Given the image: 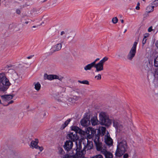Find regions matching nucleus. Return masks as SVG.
Here are the masks:
<instances>
[{"mask_svg": "<svg viewBox=\"0 0 158 158\" xmlns=\"http://www.w3.org/2000/svg\"><path fill=\"white\" fill-rule=\"evenodd\" d=\"M127 141L124 139H121L118 140L117 148L115 152V156L120 157L127 152L128 148Z\"/></svg>", "mask_w": 158, "mask_h": 158, "instance_id": "1", "label": "nucleus"}, {"mask_svg": "<svg viewBox=\"0 0 158 158\" xmlns=\"http://www.w3.org/2000/svg\"><path fill=\"white\" fill-rule=\"evenodd\" d=\"M10 84L4 73H0V93L5 92Z\"/></svg>", "mask_w": 158, "mask_h": 158, "instance_id": "2", "label": "nucleus"}, {"mask_svg": "<svg viewBox=\"0 0 158 158\" xmlns=\"http://www.w3.org/2000/svg\"><path fill=\"white\" fill-rule=\"evenodd\" d=\"M99 122L102 125L106 127L110 126L112 123V121L109 118L108 115L106 113L101 112L99 113Z\"/></svg>", "mask_w": 158, "mask_h": 158, "instance_id": "3", "label": "nucleus"}, {"mask_svg": "<svg viewBox=\"0 0 158 158\" xmlns=\"http://www.w3.org/2000/svg\"><path fill=\"white\" fill-rule=\"evenodd\" d=\"M99 139L100 137L98 135H96L93 138L97 150L103 154L106 152L107 149L106 146L104 145H103L102 143L100 141Z\"/></svg>", "mask_w": 158, "mask_h": 158, "instance_id": "4", "label": "nucleus"}, {"mask_svg": "<svg viewBox=\"0 0 158 158\" xmlns=\"http://www.w3.org/2000/svg\"><path fill=\"white\" fill-rule=\"evenodd\" d=\"M138 40L134 42L133 46L130 50L127 56V58L130 60H131L135 56L136 52V46Z\"/></svg>", "mask_w": 158, "mask_h": 158, "instance_id": "5", "label": "nucleus"}, {"mask_svg": "<svg viewBox=\"0 0 158 158\" xmlns=\"http://www.w3.org/2000/svg\"><path fill=\"white\" fill-rule=\"evenodd\" d=\"M86 133L87 134V138L86 139H90L92 138L93 140H94L93 138L96 135H98L99 136V135L98 134L95 135H94V134L96 133V131L95 130L92 128V127H89L87 128V130L86 131Z\"/></svg>", "mask_w": 158, "mask_h": 158, "instance_id": "6", "label": "nucleus"}, {"mask_svg": "<svg viewBox=\"0 0 158 158\" xmlns=\"http://www.w3.org/2000/svg\"><path fill=\"white\" fill-rule=\"evenodd\" d=\"M62 47V44L61 43H58L53 46H49L48 48V51H50L52 54L60 50Z\"/></svg>", "mask_w": 158, "mask_h": 158, "instance_id": "7", "label": "nucleus"}, {"mask_svg": "<svg viewBox=\"0 0 158 158\" xmlns=\"http://www.w3.org/2000/svg\"><path fill=\"white\" fill-rule=\"evenodd\" d=\"M113 127H115L117 131L119 132L122 130L123 125L119 121L116 119H113Z\"/></svg>", "mask_w": 158, "mask_h": 158, "instance_id": "8", "label": "nucleus"}, {"mask_svg": "<svg viewBox=\"0 0 158 158\" xmlns=\"http://www.w3.org/2000/svg\"><path fill=\"white\" fill-rule=\"evenodd\" d=\"M83 144L84 145V149L87 150L92 149L93 147V142L87 139H85L83 140Z\"/></svg>", "mask_w": 158, "mask_h": 158, "instance_id": "9", "label": "nucleus"}, {"mask_svg": "<svg viewBox=\"0 0 158 158\" xmlns=\"http://www.w3.org/2000/svg\"><path fill=\"white\" fill-rule=\"evenodd\" d=\"M38 140L37 139H36L35 140H32L31 143V147L32 148H34L39 149L40 152H41L43 150V148L42 147H39L38 145Z\"/></svg>", "mask_w": 158, "mask_h": 158, "instance_id": "10", "label": "nucleus"}, {"mask_svg": "<svg viewBox=\"0 0 158 158\" xmlns=\"http://www.w3.org/2000/svg\"><path fill=\"white\" fill-rule=\"evenodd\" d=\"M73 143L70 140H67L65 143L64 147L67 151H69L72 148Z\"/></svg>", "mask_w": 158, "mask_h": 158, "instance_id": "11", "label": "nucleus"}, {"mask_svg": "<svg viewBox=\"0 0 158 158\" xmlns=\"http://www.w3.org/2000/svg\"><path fill=\"white\" fill-rule=\"evenodd\" d=\"M104 140L106 143L109 146L113 145V141L112 139L110 138L108 133L104 137Z\"/></svg>", "mask_w": 158, "mask_h": 158, "instance_id": "12", "label": "nucleus"}, {"mask_svg": "<svg viewBox=\"0 0 158 158\" xmlns=\"http://www.w3.org/2000/svg\"><path fill=\"white\" fill-rule=\"evenodd\" d=\"M68 138L73 142L77 140L78 137L76 132H70L68 134Z\"/></svg>", "mask_w": 158, "mask_h": 158, "instance_id": "13", "label": "nucleus"}, {"mask_svg": "<svg viewBox=\"0 0 158 158\" xmlns=\"http://www.w3.org/2000/svg\"><path fill=\"white\" fill-rule=\"evenodd\" d=\"M94 67L95 68V72H98L99 71H102L104 69L103 64H101L100 62L95 64Z\"/></svg>", "mask_w": 158, "mask_h": 158, "instance_id": "14", "label": "nucleus"}, {"mask_svg": "<svg viewBox=\"0 0 158 158\" xmlns=\"http://www.w3.org/2000/svg\"><path fill=\"white\" fill-rule=\"evenodd\" d=\"M58 78V76L55 75H48L45 73L44 76V78L45 80H52Z\"/></svg>", "mask_w": 158, "mask_h": 158, "instance_id": "15", "label": "nucleus"}, {"mask_svg": "<svg viewBox=\"0 0 158 158\" xmlns=\"http://www.w3.org/2000/svg\"><path fill=\"white\" fill-rule=\"evenodd\" d=\"M86 153V151L85 149H83L79 151L75 152V155H74L75 157H81V158L84 157V156Z\"/></svg>", "mask_w": 158, "mask_h": 158, "instance_id": "16", "label": "nucleus"}, {"mask_svg": "<svg viewBox=\"0 0 158 158\" xmlns=\"http://www.w3.org/2000/svg\"><path fill=\"white\" fill-rule=\"evenodd\" d=\"M8 73H12V77L14 80L18 79L19 77V75H18L14 70L9 69L8 71Z\"/></svg>", "mask_w": 158, "mask_h": 158, "instance_id": "17", "label": "nucleus"}, {"mask_svg": "<svg viewBox=\"0 0 158 158\" xmlns=\"http://www.w3.org/2000/svg\"><path fill=\"white\" fill-rule=\"evenodd\" d=\"M89 121L88 118H84L81 121V125L83 127H87L89 123Z\"/></svg>", "mask_w": 158, "mask_h": 158, "instance_id": "18", "label": "nucleus"}, {"mask_svg": "<svg viewBox=\"0 0 158 158\" xmlns=\"http://www.w3.org/2000/svg\"><path fill=\"white\" fill-rule=\"evenodd\" d=\"M71 129L72 130L75 131L74 132H76L77 134L79 133L80 134L82 135L84 134L85 133L84 131H83L78 127L77 126H74L72 127Z\"/></svg>", "mask_w": 158, "mask_h": 158, "instance_id": "19", "label": "nucleus"}, {"mask_svg": "<svg viewBox=\"0 0 158 158\" xmlns=\"http://www.w3.org/2000/svg\"><path fill=\"white\" fill-rule=\"evenodd\" d=\"M14 96V95L13 94H7L1 96V97L3 100L5 101H7L10 100L12 99Z\"/></svg>", "mask_w": 158, "mask_h": 158, "instance_id": "20", "label": "nucleus"}, {"mask_svg": "<svg viewBox=\"0 0 158 158\" xmlns=\"http://www.w3.org/2000/svg\"><path fill=\"white\" fill-rule=\"evenodd\" d=\"M80 98V97L75 96L73 98H69L68 100L69 102L73 104L75 103V102L79 99Z\"/></svg>", "mask_w": 158, "mask_h": 158, "instance_id": "21", "label": "nucleus"}, {"mask_svg": "<svg viewBox=\"0 0 158 158\" xmlns=\"http://www.w3.org/2000/svg\"><path fill=\"white\" fill-rule=\"evenodd\" d=\"M68 35L67 37V39L70 41H72L75 36V34L74 33L70 32L68 33Z\"/></svg>", "mask_w": 158, "mask_h": 158, "instance_id": "22", "label": "nucleus"}, {"mask_svg": "<svg viewBox=\"0 0 158 158\" xmlns=\"http://www.w3.org/2000/svg\"><path fill=\"white\" fill-rule=\"evenodd\" d=\"M90 122L93 126H95L97 125L98 123V121L96 117H94L92 118Z\"/></svg>", "mask_w": 158, "mask_h": 158, "instance_id": "23", "label": "nucleus"}, {"mask_svg": "<svg viewBox=\"0 0 158 158\" xmlns=\"http://www.w3.org/2000/svg\"><path fill=\"white\" fill-rule=\"evenodd\" d=\"M105 152V154H103V155L105 156V158H112L113 157L112 154L110 152L108 151L107 150Z\"/></svg>", "mask_w": 158, "mask_h": 158, "instance_id": "24", "label": "nucleus"}, {"mask_svg": "<svg viewBox=\"0 0 158 158\" xmlns=\"http://www.w3.org/2000/svg\"><path fill=\"white\" fill-rule=\"evenodd\" d=\"M94 66V65L93 63H91L85 66L84 67V69L85 71L90 70Z\"/></svg>", "mask_w": 158, "mask_h": 158, "instance_id": "25", "label": "nucleus"}, {"mask_svg": "<svg viewBox=\"0 0 158 158\" xmlns=\"http://www.w3.org/2000/svg\"><path fill=\"white\" fill-rule=\"evenodd\" d=\"M34 85L35 86V89L37 91H39L40 89L41 85L39 82H34Z\"/></svg>", "mask_w": 158, "mask_h": 158, "instance_id": "26", "label": "nucleus"}, {"mask_svg": "<svg viewBox=\"0 0 158 158\" xmlns=\"http://www.w3.org/2000/svg\"><path fill=\"white\" fill-rule=\"evenodd\" d=\"M154 8L151 5L148 6L146 8V12L148 13H150L153 11Z\"/></svg>", "mask_w": 158, "mask_h": 158, "instance_id": "27", "label": "nucleus"}, {"mask_svg": "<svg viewBox=\"0 0 158 158\" xmlns=\"http://www.w3.org/2000/svg\"><path fill=\"white\" fill-rule=\"evenodd\" d=\"M81 143H79L78 144H77L76 143V149L75 150V152L79 151L81 150Z\"/></svg>", "mask_w": 158, "mask_h": 158, "instance_id": "28", "label": "nucleus"}, {"mask_svg": "<svg viewBox=\"0 0 158 158\" xmlns=\"http://www.w3.org/2000/svg\"><path fill=\"white\" fill-rule=\"evenodd\" d=\"M71 121L70 119H68L64 123V124L62 125V129H64L66 127Z\"/></svg>", "mask_w": 158, "mask_h": 158, "instance_id": "29", "label": "nucleus"}, {"mask_svg": "<svg viewBox=\"0 0 158 158\" xmlns=\"http://www.w3.org/2000/svg\"><path fill=\"white\" fill-rule=\"evenodd\" d=\"M67 34H68L67 30H65L60 32V35L61 36L66 37V35Z\"/></svg>", "mask_w": 158, "mask_h": 158, "instance_id": "30", "label": "nucleus"}, {"mask_svg": "<svg viewBox=\"0 0 158 158\" xmlns=\"http://www.w3.org/2000/svg\"><path fill=\"white\" fill-rule=\"evenodd\" d=\"M108 59V57L106 56H105L99 62L104 65V63L107 61Z\"/></svg>", "mask_w": 158, "mask_h": 158, "instance_id": "31", "label": "nucleus"}, {"mask_svg": "<svg viewBox=\"0 0 158 158\" xmlns=\"http://www.w3.org/2000/svg\"><path fill=\"white\" fill-rule=\"evenodd\" d=\"M154 66L156 67H158V56L156 57L154 60Z\"/></svg>", "mask_w": 158, "mask_h": 158, "instance_id": "32", "label": "nucleus"}, {"mask_svg": "<svg viewBox=\"0 0 158 158\" xmlns=\"http://www.w3.org/2000/svg\"><path fill=\"white\" fill-rule=\"evenodd\" d=\"M152 5H153L152 6H153V8L157 6H158V0H155L152 2Z\"/></svg>", "mask_w": 158, "mask_h": 158, "instance_id": "33", "label": "nucleus"}, {"mask_svg": "<svg viewBox=\"0 0 158 158\" xmlns=\"http://www.w3.org/2000/svg\"><path fill=\"white\" fill-rule=\"evenodd\" d=\"M78 82L80 83L89 85V82L87 80H84L83 81H78Z\"/></svg>", "mask_w": 158, "mask_h": 158, "instance_id": "34", "label": "nucleus"}, {"mask_svg": "<svg viewBox=\"0 0 158 158\" xmlns=\"http://www.w3.org/2000/svg\"><path fill=\"white\" fill-rule=\"evenodd\" d=\"M118 20L116 17H113L112 20V22L114 24H116L118 22Z\"/></svg>", "mask_w": 158, "mask_h": 158, "instance_id": "35", "label": "nucleus"}, {"mask_svg": "<svg viewBox=\"0 0 158 158\" xmlns=\"http://www.w3.org/2000/svg\"><path fill=\"white\" fill-rule=\"evenodd\" d=\"M101 129L102 131V133L101 134V135L103 136L104 135V134L105 133L106 128L105 127H101Z\"/></svg>", "mask_w": 158, "mask_h": 158, "instance_id": "36", "label": "nucleus"}, {"mask_svg": "<svg viewBox=\"0 0 158 158\" xmlns=\"http://www.w3.org/2000/svg\"><path fill=\"white\" fill-rule=\"evenodd\" d=\"M116 56L118 58H120L123 57V54L122 53L120 52H118L116 54Z\"/></svg>", "mask_w": 158, "mask_h": 158, "instance_id": "37", "label": "nucleus"}, {"mask_svg": "<svg viewBox=\"0 0 158 158\" xmlns=\"http://www.w3.org/2000/svg\"><path fill=\"white\" fill-rule=\"evenodd\" d=\"M90 158H103L101 154H98L90 157Z\"/></svg>", "mask_w": 158, "mask_h": 158, "instance_id": "38", "label": "nucleus"}, {"mask_svg": "<svg viewBox=\"0 0 158 158\" xmlns=\"http://www.w3.org/2000/svg\"><path fill=\"white\" fill-rule=\"evenodd\" d=\"M94 78L97 80H99L101 79V75L100 74H98L95 76Z\"/></svg>", "mask_w": 158, "mask_h": 158, "instance_id": "39", "label": "nucleus"}, {"mask_svg": "<svg viewBox=\"0 0 158 158\" xmlns=\"http://www.w3.org/2000/svg\"><path fill=\"white\" fill-rule=\"evenodd\" d=\"M149 67H148V65H147V67L145 68V69L148 71H149L150 70L151 67H152V65L150 64V62H149Z\"/></svg>", "mask_w": 158, "mask_h": 158, "instance_id": "40", "label": "nucleus"}, {"mask_svg": "<svg viewBox=\"0 0 158 158\" xmlns=\"http://www.w3.org/2000/svg\"><path fill=\"white\" fill-rule=\"evenodd\" d=\"M146 40V36H145L142 41V44L143 45H144L145 44Z\"/></svg>", "mask_w": 158, "mask_h": 158, "instance_id": "41", "label": "nucleus"}, {"mask_svg": "<svg viewBox=\"0 0 158 158\" xmlns=\"http://www.w3.org/2000/svg\"><path fill=\"white\" fill-rule=\"evenodd\" d=\"M140 5V3L139 2H138L137 3V6L135 7V9L137 10H139L140 9V7L139 6Z\"/></svg>", "mask_w": 158, "mask_h": 158, "instance_id": "42", "label": "nucleus"}, {"mask_svg": "<svg viewBox=\"0 0 158 158\" xmlns=\"http://www.w3.org/2000/svg\"><path fill=\"white\" fill-rule=\"evenodd\" d=\"M63 158H70V156L68 154H66L63 156Z\"/></svg>", "mask_w": 158, "mask_h": 158, "instance_id": "43", "label": "nucleus"}, {"mask_svg": "<svg viewBox=\"0 0 158 158\" xmlns=\"http://www.w3.org/2000/svg\"><path fill=\"white\" fill-rule=\"evenodd\" d=\"M99 58H97L94 62H92V63H93L94 65L96 64V61H97L98 60H99Z\"/></svg>", "mask_w": 158, "mask_h": 158, "instance_id": "44", "label": "nucleus"}, {"mask_svg": "<svg viewBox=\"0 0 158 158\" xmlns=\"http://www.w3.org/2000/svg\"><path fill=\"white\" fill-rule=\"evenodd\" d=\"M152 26H151L150 27L148 28V31L149 32H151V31H152Z\"/></svg>", "mask_w": 158, "mask_h": 158, "instance_id": "45", "label": "nucleus"}, {"mask_svg": "<svg viewBox=\"0 0 158 158\" xmlns=\"http://www.w3.org/2000/svg\"><path fill=\"white\" fill-rule=\"evenodd\" d=\"M128 156V155L127 154V153H126V154H125L124 155H123V157L124 158H127Z\"/></svg>", "mask_w": 158, "mask_h": 158, "instance_id": "46", "label": "nucleus"}, {"mask_svg": "<svg viewBox=\"0 0 158 158\" xmlns=\"http://www.w3.org/2000/svg\"><path fill=\"white\" fill-rule=\"evenodd\" d=\"M14 102V101L13 100H11L10 101V102H9L7 105H6V106H8V105H9V104H12V103H13Z\"/></svg>", "mask_w": 158, "mask_h": 158, "instance_id": "47", "label": "nucleus"}, {"mask_svg": "<svg viewBox=\"0 0 158 158\" xmlns=\"http://www.w3.org/2000/svg\"><path fill=\"white\" fill-rule=\"evenodd\" d=\"M16 12L17 13V14H19L21 13V11H20V10L17 9L16 11Z\"/></svg>", "mask_w": 158, "mask_h": 158, "instance_id": "48", "label": "nucleus"}, {"mask_svg": "<svg viewBox=\"0 0 158 158\" xmlns=\"http://www.w3.org/2000/svg\"><path fill=\"white\" fill-rule=\"evenodd\" d=\"M56 100L58 102H62L60 98H56Z\"/></svg>", "mask_w": 158, "mask_h": 158, "instance_id": "49", "label": "nucleus"}, {"mask_svg": "<svg viewBox=\"0 0 158 158\" xmlns=\"http://www.w3.org/2000/svg\"><path fill=\"white\" fill-rule=\"evenodd\" d=\"M63 78V77H60V78H59V76H58V78H56V79H58L60 81H61Z\"/></svg>", "mask_w": 158, "mask_h": 158, "instance_id": "50", "label": "nucleus"}, {"mask_svg": "<svg viewBox=\"0 0 158 158\" xmlns=\"http://www.w3.org/2000/svg\"><path fill=\"white\" fill-rule=\"evenodd\" d=\"M32 56H28L27 57V58L28 59H30V58H31L32 57Z\"/></svg>", "mask_w": 158, "mask_h": 158, "instance_id": "51", "label": "nucleus"}, {"mask_svg": "<svg viewBox=\"0 0 158 158\" xmlns=\"http://www.w3.org/2000/svg\"><path fill=\"white\" fill-rule=\"evenodd\" d=\"M156 46L158 48V42L156 43Z\"/></svg>", "mask_w": 158, "mask_h": 158, "instance_id": "52", "label": "nucleus"}, {"mask_svg": "<svg viewBox=\"0 0 158 158\" xmlns=\"http://www.w3.org/2000/svg\"><path fill=\"white\" fill-rule=\"evenodd\" d=\"M121 22L122 23H124V20H123V19H121Z\"/></svg>", "mask_w": 158, "mask_h": 158, "instance_id": "53", "label": "nucleus"}, {"mask_svg": "<svg viewBox=\"0 0 158 158\" xmlns=\"http://www.w3.org/2000/svg\"><path fill=\"white\" fill-rule=\"evenodd\" d=\"M127 31V30L126 29L124 30V33H125V32Z\"/></svg>", "mask_w": 158, "mask_h": 158, "instance_id": "54", "label": "nucleus"}, {"mask_svg": "<svg viewBox=\"0 0 158 158\" xmlns=\"http://www.w3.org/2000/svg\"><path fill=\"white\" fill-rule=\"evenodd\" d=\"M98 131H99V132H98V133H100V130H98Z\"/></svg>", "mask_w": 158, "mask_h": 158, "instance_id": "55", "label": "nucleus"}, {"mask_svg": "<svg viewBox=\"0 0 158 158\" xmlns=\"http://www.w3.org/2000/svg\"><path fill=\"white\" fill-rule=\"evenodd\" d=\"M25 23H26V24H27V23H28V22H25Z\"/></svg>", "mask_w": 158, "mask_h": 158, "instance_id": "56", "label": "nucleus"}, {"mask_svg": "<svg viewBox=\"0 0 158 158\" xmlns=\"http://www.w3.org/2000/svg\"><path fill=\"white\" fill-rule=\"evenodd\" d=\"M35 27V26H33V27Z\"/></svg>", "mask_w": 158, "mask_h": 158, "instance_id": "57", "label": "nucleus"}, {"mask_svg": "<svg viewBox=\"0 0 158 158\" xmlns=\"http://www.w3.org/2000/svg\"><path fill=\"white\" fill-rule=\"evenodd\" d=\"M0 103H1V100H0Z\"/></svg>", "mask_w": 158, "mask_h": 158, "instance_id": "58", "label": "nucleus"}, {"mask_svg": "<svg viewBox=\"0 0 158 158\" xmlns=\"http://www.w3.org/2000/svg\"><path fill=\"white\" fill-rule=\"evenodd\" d=\"M143 1H144V2H145V0H142Z\"/></svg>", "mask_w": 158, "mask_h": 158, "instance_id": "59", "label": "nucleus"}]
</instances>
